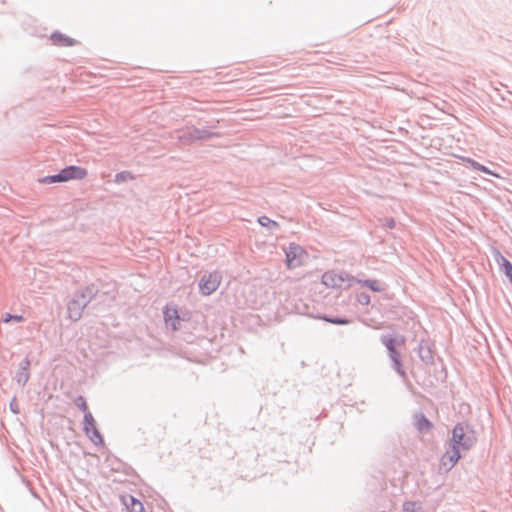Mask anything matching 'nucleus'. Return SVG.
Returning a JSON list of instances; mask_svg holds the SVG:
<instances>
[{"instance_id":"17","label":"nucleus","mask_w":512,"mask_h":512,"mask_svg":"<svg viewBox=\"0 0 512 512\" xmlns=\"http://www.w3.org/2000/svg\"><path fill=\"white\" fill-rule=\"evenodd\" d=\"M132 180H134V176L129 171L120 172V173L116 174V176H115V182H117V183L127 182V181H132Z\"/></svg>"},{"instance_id":"7","label":"nucleus","mask_w":512,"mask_h":512,"mask_svg":"<svg viewBox=\"0 0 512 512\" xmlns=\"http://www.w3.org/2000/svg\"><path fill=\"white\" fill-rule=\"evenodd\" d=\"M384 344H385L386 348L389 350L390 358L392 359V361L394 363L395 370L401 376H404L405 372L403 370V367H402V364H401V361H400V355H399V353L396 351V349L394 347V339L388 338V339H386L384 341Z\"/></svg>"},{"instance_id":"15","label":"nucleus","mask_w":512,"mask_h":512,"mask_svg":"<svg viewBox=\"0 0 512 512\" xmlns=\"http://www.w3.org/2000/svg\"><path fill=\"white\" fill-rule=\"evenodd\" d=\"M211 135L205 131H201L198 129H193L188 137V140H200L209 138Z\"/></svg>"},{"instance_id":"16","label":"nucleus","mask_w":512,"mask_h":512,"mask_svg":"<svg viewBox=\"0 0 512 512\" xmlns=\"http://www.w3.org/2000/svg\"><path fill=\"white\" fill-rule=\"evenodd\" d=\"M433 427L432 423L426 419L425 417H420L418 420H417V428L420 430V431H429L431 430Z\"/></svg>"},{"instance_id":"22","label":"nucleus","mask_w":512,"mask_h":512,"mask_svg":"<svg viewBox=\"0 0 512 512\" xmlns=\"http://www.w3.org/2000/svg\"><path fill=\"white\" fill-rule=\"evenodd\" d=\"M323 319L325 321L333 323V324H348L349 323V321L346 319H339V318L332 319V318H327V317H324Z\"/></svg>"},{"instance_id":"1","label":"nucleus","mask_w":512,"mask_h":512,"mask_svg":"<svg viewBox=\"0 0 512 512\" xmlns=\"http://www.w3.org/2000/svg\"><path fill=\"white\" fill-rule=\"evenodd\" d=\"M452 442V446L468 450L475 444L476 436L474 431L470 429L467 424L459 423L453 428Z\"/></svg>"},{"instance_id":"8","label":"nucleus","mask_w":512,"mask_h":512,"mask_svg":"<svg viewBox=\"0 0 512 512\" xmlns=\"http://www.w3.org/2000/svg\"><path fill=\"white\" fill-rule=\"evenodd\" d=\"M85 432L91 438L92 441H101V435L96 429L95 420L90 413L84 415Z\"/></svg>"},{"instance_id":"18","label":"nucleus","mask_w":512,"mask_h":512,"mask_svg":"<svg viewBox=\"0 0 512 512\" xmlns=\"http://www.w3.org/2000/svg\"><path fill=\"white\" fill-rule=\"evenodd\" d=\"M403 508L407 512H416L419 510L420 505L417 502L408 501L404 503Z\"/></svg>"},{"instance_id":"11","label":"nucleus","mask_w":512,"mask_h":512,"mask_svg":"<svg viewBox=\"0 0 512 512\" xmlns=\"http://www.w3.org/2000/svg\"><path fill=\"white\" fill-rule=\"evenodd\" d=\"M123 502L130 512H145L143 503L131 495L124 496Z\"/></svg>"},{"instance_id":"4","label":"nucleus","mask_w":512,"mask_h":512,"mask_svg":"<svg viewBox=\"0 0 512 512\" xmlns=\"http://www.w3.org/2000/svg\"><path fill=\"white\" fill-rule=\"evenodd\" d=\"M306 251L299 245L290 244L286 250V264L289 269H294L305 264L307 260Z\"/></svg>"},{"instance_id":"12","label":"nucleus","mask_w":512,"mask_h":512,"mask_svg":"<svg viewBox=\"0 0 512 512\" xmlns=\"http://www.w3.org/2000/svg\"><path fill=\"white\" fill-rule=\"evenodd\" d=\"M51 40L53 44L59 45V46H73L76 44V41L69 38L66 35H63L61 33H54L51 36Z\"/></svg>"},{"instance_id":"3","label":"nucleus","mask_w":512,"mask_h":512,"mask_svg":"<svg viewBox=\"0 0 512 512\" xmlns=\"http://www.w3.org/2000/svg\"><path fill=\"white\" fill-rule=\"evenodd\" d=\"M355 281L354 277L345 272L328 271L322 275V283L330 288H342Z\"/></svg>"},{"instance_id":"9","label":"nucleus","mask_w":512,"mask_h":512,"mask_svg":"<svg viewBox=\"0 0 512 512\" xmlns=\"http://www.w3.org/2000/svg\"><path fill=\"white\" fill-rule=\"evenodd\" d=\"M164 320L167 326H170L173 330H177L180 325L178 310L174 307H166L164 310Z\"/></svg>"},{"instance_id":"19","label":"nucleus","mask_w":512,"mask_h":512,"mask_svg":"<svg viewBox=\"0 0 512 512\" xmlns=\"http://www.w3.org/2000/svg\"><path fill=\"white\" fill-rule=\"evenodd\" d=\"M258 222L262 225V226H268V227H278V224L269 219L268 217L266 216H262L258 219Z\"/></svg>"},{"instance_id":"21","label":"nucleus","mask_w":512,"mask_h":512,"mask_svg":"<svg viewBox=\"0 0 512 512\" xmlns=\"http://www.w3.org/2000/svg\"><path fill=\"white\" fill-rule=\"evenodd\" d=\"M76 405L83 411L86 412L88 409L87 403L83 397H78L75 400Z\"/></svg>"},{"instance_id":"20","label":"nucleus","mask_w":512,"mask_h":512,"mask_svg":"<svg viewBox=\"0 0 512 512\" xmlns=\"http://www.w3.org/2000/svg\"><path fill=\"white\" fill-rule=\"evenodd\" d=\"M16 321V322H22L23 321V317L21 315H11V314H6L3 318V322L4 323H9L10 321Z\"/></svg>"},{"instance_id":"23","label":"nucleus","mask_w":512,"mask_h":512,"mask_svg":"<svg viewBox=\"0 0 512 512\" xmlns=\"http://www.w3.org/2000/svg\"><path fill=\"white\" fill-rule=\"evenodd\" d=\"M360 301L365 303V304H368L369 303V297L368 296H364L363 299H361Z\"/></svg>"},{"instance_id":"14","label":"nucleus","mask_w":512,"mask_h":512,"mask_svg":"<svg viewBox=\"0 0 512 512\" xmlns=\"http://www.w3.org/2000/svg\"><path fill=\"white\" fill-rule=\"evenodd\" d=\"M466 161L476 170H479L483 173H486V174H490L494 177H499L498 174L492 172L491 170H489L487 167H485L484 165H481L480 163L472 160V159H466Z\"/></svg>"},{"instance_id":"6","label":"nucleus","mask_w":512,"mask_h":512,"mask_svg":"<svg viewBox=\"0 0 512 512\" xmlns=\"http://www.w3.org/2000/svg\"><path fill=\"white\" fill-rule=\"evenodd\" d=\"M460 459L459 449L455 446H452L450 450L446 451L440 462V468L448 471L450 470Z\"/></svg>"},{"instance_id":"2","label":"nucleus","mask_w":512,"mask_h":512,"mask_svg":"<svg viewBox=\"0 0 512 512\" xmlns=\"http://www.w3.org/2000/svg\"><path fill=\"white\" fill-rule=\"evenodd\" d=\"M87 176V170L80 166H69L60 171L56 175L45 177L42 182L51 184L56 182H66L69 180H81Z\"/></svg>"},{"instance_id":"10","label":"nucleus","mask_w":512,"mask_h":512,"mask_svg":"<svg viewBox=\"0 0 512 512\" xmlns=\"http://www.w3.org/2000/svg\"><path fill=\"white\" fill-rule=\"evenodd\" d=\"M495 260L512 283V263L499 251L495 253Z\"/></svg>"},{"instance_id":"5","label":"nucleus","mask_w":512,"mask_h":512,"mask_svg":"<svg viewBox=\"0 0 512 512\" xmlns=\"http://www.w3.org/2000/svg\"><path fill=\"white\" fill-rule=\"evenodd\" d=\"M221 280V274L218 272H212L204 275L199 282V289L201 293L206 296L212 294L218 289Z\"/></svg>"},{"instance_id":"13","label":"nucleus","mask_w":512,"mask_h":512,"mask_svg":"<svg viewBox=\"0 0 512 512\" xmlns=\"http://www.w3.org/2000/svg\"><path fill=\"white\" fill-rule=\"evenodd\" d=\"M360 284L368 287L370 290L374 291V292H380L383 290V287L381 285V283L378 281V280H357Z\"/></svg>"}]
</instances>
